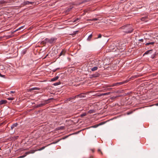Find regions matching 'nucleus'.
<instances>
[{"instance_id": "1", "label": "nucleus", "mask_w": 158, "mask_h": 158, "mask_svg": "<svg viewBox=\"0 0 158 158\" xmlns=\"http://www.w3.org/2000/svg\"><path fill=\"white\" fill-rule=\"evenodd\" d=\"M123 31L126 33H131L133 30L132 26L130 24H127L124 25L120 28Z\"/></svg>"}, {"instance_id": "2", "label": "nucleus", "mask_w": 158, "mask_h": 158, "mask_svg": "<svg viewBox=\"0 0 158 158\" xmlns=\"http://www.w3.org/2000/svg\"><path fill=\"white\" fill-rule=\"evenodd\" d=\"M57 38L56 37H52L50 38H46L44 40L42 41L41 44L45 45L46 44H54L56 41Z\"/></svg>"}, {"instance_id": "3", "label": "nucleus", "mask_w": 158, "mask_h": 158, "mask_svg": "<svg viewBox=\"0 0 158 158\" xmlns=\"http://www.w3.org/2000/svg\"><path fill=\"white\" fill-rule=\"evenodd\" d=\"M116 47L118 49H124L125 48V45L122 42H118L116 45Z\"/></svg>"}, {"instance_id": "4", "label": "nucleus", "mask_w": 158, "mask_h": 158, "mask_svg": "<svg viewBox=\"0 0 158 158\" xmlns=\"http://www.w3.org/2000/svg\"><path fill=\"white\" fill-rule=\"evenodd\" d=\"M52 99H53V98H50V99H48L46 100L45 101V102H46L47 101H48L49 100ZM48 103L47 102H42V103H41L40 104H39L37 105L36 106V107H38L43 106L45 105L46 104Z\"/></svg>"}, {"instance_id": "5", "label": "nucleus", "mask_w": 158, "mask_h": 158, "mask_svg": "<svg viewBox=\"0 0 158 158\" xmlns=\"http://www.w3.org/2000/svg\"><path fill=\"white\" fill-rule=\"evenodd\" d=\"M156 42V40L155 38H153L152 40H151L150 42H149L147 43L145 45H153L154 44V43Z\"/></svg>"}, {"instance_id": "6", "label": "nucleus", "mask_w": 158, "mask_h": 158, "mask_svg": "<svg viewBox=\"0 0 158 158\" xmlns=\"http://www.w3.org/2000/svg\"><path fill=\"white\" fill-rule=\"evenodd\" d=\"M100 74L98 73H96L93 75H91V77H90V78H91L92 77H98L100 76Z\"/></svg>"}, {"instance_id": "7", "label": "nucleus", "mask_w": 158, "mask_h": 158, "mask_svg": "<svg viewBox=\"0 0 158 158\" xmlns=\"http://www.w3.org/2000/svg\"><path fill=\"white\" fill-rule=\"evenodd\" d=\"M153 51L152 49H151L150 50H148L146 51L145 53L143 55L148 54H151L152 53V52Z\"/></svg>"}, {"instance_id": "8", "label": "nucleus", "mask_w": 158, "mask_h": 158, "mask_svg": "<svg viewBox=\"0 0 158 158\" xmlns=\"http://www.w3.org/2000/svg\"><path fill=\"white\" fill-rule=\"evenodd\" d=\"M7 102V101L6 100H2L0 101V105L5 104Z\"/></svg>"}, {"instance_id": "9", "label": "nucleus", "mask_w": 158, "mask_h": 158, "mask_svg": "<svg viewBox=\"0 0 158 158\" xmlns=\"http://www.w3.org/2000/svg\"><path fill=\"white\" fill-rule=\"evenodd\" d=\"M66 52V51L64 49L60 53L59 55V56H61L62 55L64 56L65 55V53Z\"/></svg>"}, {"instance_id": "10", "label": "nucleus", "mask_w": 158, "mask_h": 158, "mask_svg": "<svg viewBox=\"0 0 158 158\" xmlns=\"http://www.w3.org/2000/svg\"><path fill=\"white\" fill-rule=\"evenodd\" d=\"M18 125V124L17 123L13 124L11 127V129L12 130L13 129V128L16 127Z\"/></svg>"}, {"instance_id": "11", "label": "nucleus", "mask_w": 158, "mask_h": 158, "mask_svg": "<svg viewBox=\"0 0 158 158\" xmlns=\"http://www.w3.org/2000/svg\"><path fill=\"white\" fill-rule=\"evenodd\" d=\"M59 78L58 76H56V77H53L51 79V81H56V80H57Z\"/></svg>"}, {"instance_id": "12", "label": "nucleus", "mask_w": 158, "mask_h": 158, "mask_svg": "<svg viewBox=\"0 0 158 158\" xmlns=\"http://www.w3.org/2000/svg\"><path fill=\"white\" fill-rule=\"evenodd\" d=\"M147 18H148V17L146 16L144 17H143L141 19L142 21H144L145 22H146L147 20H146V19H147Z\"/></svg>"}, {"instance_id": "13", "label": "nucleus", "mask_w": 158, "mask_h": 158, "mask_svg": "<svg viewBox=\"0 0 158 158\" xmlns=\"http://www.w3.org/2000/svg\"><path fill=\"white\" fill-rule=\"evenodd\" d=\"M76 97H77V98H83L85 97V96L82 95L81 94H79L76 96Z\"/></svg>"}, {"instance_id": "14", "label": "nucleus", "mask_w": 158, "mask_h": 158, "mask_svg": "<svg viewBox=\"0 0 158 158\" xmlns=\"http://www.w3.org/2000/svg\"><path fill=\"white\" fill-rule=\"evenodd\" d=\"M98 69V67L95 66V67H94L93 68H92L91 69V70L92 71H94L97 70Z\"/></svg>"}, {"instance_id": "15", "label": "nucleus", "mask_w": 158, "mask_h": 158, "mask_svg": "<svg viewBox=\"0 0 158 158\" xmlns=\"http://www.w3.org/2000/svg\"><path fill=\"white\" fill-rule=\"evenodd\" d=\"M39 89H38L37 87H34V88H30V92H31L32 91L35 90H38Z\"/></svg>"}, {"instance_id": "16", "label": "nucleus", "mask_w": 158, "mask_h": 158, "mask_svg": "<svg viewBox=\"0 0 158 158\" xmlns=\"http://www.w3.org/2000/svg\"><path fill=\"white\" fill-rule=\"evenodd\" d=\"M115 86H118L117 83H113L112 85H108L109 87H113Z\"/></svg>"}, {"instance_id": "17", "label": "nucleus", "mask_w": 158, "mask_h": 158, "mask_svg": "<svg viewBox=\"0 0 158 158\" xmlns=\"http://www.w3.org/2000/svg\"><path fill=\"white\" fill-rule=\"evenodd\" d=\"M110 93V92H108L106 93H104L102 94H101V95H109Z\"/></svg>"}, {"instance_id": "18", "label": "nucleus", "mask_w": 158, "mask_h": 158, "mask_svg": "<svg viewBox=\"0 0 158 158\" xmlns=\"http://www.w3.org/2000/svg\"><path fill=\"white\" fill-rule=\"evenodd\" d=\"M60 84V82L59 81V82H56L55 83H54L53 85H54V86H56V85H59Z\"/></svg>"}, {"instance_id": "19", "label": "nucleus", "mask_w": 158, "mask_h": 158, "mask_svg": "<svg viewBox=\"0 0 158 158\" xmlns=\"http://www.w3.org/2000/svg\"><path fill=\"white\" fill-rule=\"evenodd\" d=\"M77 98V97H76V96H73L72 97H71L69 98V99H68V100H69V101H70V100L72 99H75V98Z\"/></svg>"}, {"instance_id": "20", "label": "nucleus", "mask_w": 158, "mask_h": 158, "mask_svg": "<svg viewBox=\"0 0 158 158\" xmlns=\"http://www.w3.org/2000/svg\"><path fill=\"white\" fill-rule=\"evenodd\" d=\"M29 152H26V155H22V156H20V158H23L25 156H26V155H27V154H29Z\"/></svg>"}, {"instance_id": "21", "label": "nucleus", "mask_w": 158, "mask_h": 158, "mask_svg": "<svg viewBox=\"0 0 158 158\" xmlns=\"http://www.w3.org/2000/svg\"><path fill=\"white\" fill-rule=\"evenodd\" d=\"M125 82H117V85H119L123 84Z\"/></svg>"}, {"instance_id": "22", "label": "nucleus", "mask_w": 158, "mask_h": 158, "mask_svg": "<svg viewBox=\"0 0 158 158\" xmlns=\"http://www.w3.org/2000/svg\"><path fill=\"white\" fill-rule=\"evenodd\" d=\"M24 27V26H22V27H19V28H18V29H17V30H16L14 31V32H16V31L21 29V28H23Z\"/></svg>"}, {"instance_id": "23", "label": "nucleus", "mask_w": 158, "mask_h": 158, "mask_svg": "<svg viewBox=\"0 0 158 158\" xmlns=\"http://www.w3.org/2000/svg\"><path fill=\"white\" fill-rule=\"evenodd\" d=\"M100 123L99 124H97V125H94V126H93V127H97L98 126L102 124L103 123Z\"/></svg>"}, {"instance_id": "24", "label": "nucleus", "mask_w": 158, "mask_h": 158, "mask_svg": "<svg viewBox=\"0 0 158 158\" xmlns=\"http://www.w3.org/2000/svg\"><path fill=\"white\" fill-rule=\"evenodd\" d=\"M98 19L95 18V19H90L89 20L90 21H96V20H98Z\"/></svg>"}, {"instance_id": "25", "label": "nucleus", "mask_w": 158, "mask_h": 158, "mask_svg": "<svg viewBox=\"0 0 158 158\" xmlns=\"http://www.w3.org/2000/svg\"><path fill=\"white\" fill-rule=\"evenodd\" d=\"M87 114L86 113H84L82 114H81V117H83V116H85Z\"/></svg>"}, {"instance_id": "26", "label": "nucleus", "mask_w": 158, "mask_h": 158, "mask_svg": "<svg viewBox=\"0 0 158 158\" xmlns=\"http://www.w3.org/2000/svg\"><path fill=\"white\" fill-rule=\"evenodd\" d=\"M6 2H5L4 0H2L0 1V4H4V3H5Z\"/></svg>"}, {"instance_id": "27", "label": "nucleus", "mask_w": 158, "mask_h": 158, "mask_svg": "<svg viewBox=\"0 0 158 158\" xmlns=\"http://www.w3.org/2000/svg\"><path fill=\"white\" fill-rule=\"evenodd\" d=\"M45 148V146H43V147H42L41 148L37 150L39 151H41V150H42L44 149Z\"/></svg>"}, {"instance_id": "28", "label": "nucleus", "mask_w": 158, "mask_h": 158, "mask_svg": "<svg viewBox=\"0 0 158 158\" xmlns=\"http://www.w3.org/2000/svg\"><path fill=\"white\" fill-rule=\"evenodd\" d=\"M37 150H30V154L31 153H33L37 151Z\"/></svg>"}, {"instance_id": "29", "label": "nucleus", "mask_w": 158, "mask_h": 158, "mask_svg": "<svg viewBox=\"0 0 158 158\" xmlns=\"http://www.w3.org/2000/svg\"><path fill=\"white\" fill-rule=\"evenodd\" d=\"M92 35L91 34L89 35L88 36V40H90V39H91V38H92Z\"/></svg>"}, {"instance_id": "30", "label": "nucleus", "mask_w": 158, "mask_h": 158, "mask_svg": "<svg viewBox=\"0 0 158 158\" xmlns=\"http://www.w3.org/2000/svg\"><path fill=\"white\" fill-rule=\"evenodd\" d=\"M102 36V35H101V34H99L98 35V37L97 38H101Z\"/></svg>"}, {"instance_id": "31", "label": "nucleus", "mask_w": 158, "mask_h": 158, "mask_svg": "<svg viewBox=\"0 0 158 158\" xmlns=\"http://www.w3.org/2000/svg\"><path fill=\"white\" fill-rule=\"evenodd\" d=\"M64 127L62 126L60 127H58V129H62L64 128Z\"/></svg>"}, {"instance_id": "32", "label": "nucleus", "mask_w": 158, "mask_h": 158, "mask_svg": "<svg viewBox=\"0 0 158 158\" xmlns=\"http://www.w3.org/2000/svg\"><path fill=\"white\" fill-rule=\"evenodd\" d=\"M93 110H89L88 111V112L89 113H93Z\"/></svg>"}, {"instance_id": "33", "label": "nucleus", "mask_w": 158, "mask_h": 158, "mask_svg": "<svg viewBox=\"0 0 158 158\" xmlns=\"http://www.w3.org/2000/svg\"><path fill=\"white\" fill-rule=\"evenodd\" d=\"M13 99H14L13 98H8V100H13Z\"/></svg>"}, {"instance_id": "34", "label": "nucleus", "mask_w": 158, "mask_h": 158, "mask_svg": "<svg viewBox=\"0 0 158 158\" xmlns=\"http://www.w3.org/2000/svg\"><path fill=\"white\" fill-rule=\"evenodd\" d=\"M79 19L78 18H77V19H76L74 20V21H73V22H75L76 21H77Z\"/></svg>"}, {"instance_id": "35", "label": "nucleus", "mask_w": 158, "mask_h": 158, "mask_svg": "<svg viewBox=\"0 0 158 158\" xmlns=\"http://www.w3.org/2000/svg\"><path fill=\"white\" fill-rule=\"evenodd\" d=\"M139 41H141L142 42H143V39H142L139 40Z\"/></svg>"}, {"instance_id": "36", "label": "nucleus", "mask_w": 158, "mask_h": 158, "mask_svg": "<svg viewBox=\"0 0 158 158\" xmlns=\"http://www.w3.org/2000/svg\"><path fill=\"white\" fill-rule=\"evenodd\" d=\"M10 93H15V91H10Z\"/></svg>"}, {"instance_id": "37", "label": "nucleus", "mask_w": 158, "mask_h": 158, "mask_svg": "<svg viewBox=\"0 0 158 158\" xmlns=\"http://www.w3.org/2000/svg\"><path fill=\"white\" fill-rule=\"evenodd\" d=\"M0 77H2V75L0 73Z\"/></svg>"}, {"instance_id": "38", "label": "nucleus", "mask_w": 158, "mask_h": 158, "mask_svg": "<svg viewBox=\"0 0 158 158\" xmlns=\"http://www.w3.org/2000/svg\"><path fill=\"white\" fill-rule=\"evenodd\" d=\"M98 152H101V150L100 149H99L98 150Z\"/></svg>"}, {"instance_id": "39", "label": "nucleus", "mask_w": 158, "mask_h": 158, "mask_svg": "<svg viewBox=\"0 0 158 158\" xmlns=\"http://www.w3.org/2000/svg\"><path fill=\"white\" fill-rule=\"evenodd\" d=\"M56 69H55V70H53V72H55V71H56Z\"/></svg>"}, {"instance_id": "40", "label": "nucleus", "mask_w": 158, "mask_h": 158, "mask_svg": "<svg viewBox=\"0 0 158 158\" xmlns=\"http://www.w3.org/2000/svg\"><path fill=\"white\" fill-rule=\"evenodd\" d=\"M71 9V8H70V9H68V11H69V10H70Z\"/></svg>"}, {"instance_id": "41", "label": "nucleus", "mask_w": 158, "mask_h": 158, "mask_svg": "<svg viewBox=\"0 0 158 158\" xmlns=\"http://www.w3.org/2000/svg\"><path fill=\"white\" fill-rule=\"evenodd\" d=\"M30 4H32V2H30Z\"/></svg>"}, {"instance_id": "42", "label": "nucleus", "mask_w": 158, "mask_h": 158, "mask_svg": "<svg viewBox=\"0 0 158 158\" xmlns=\"http://www.w3.org/2000/svg\"><path fill=\"white\" fill-rule=\"evenodd\" d=\"M30 29H31V27H30Z\"/></svg>"}, {"instance_id": "43", "label": "nucleus", "mask_w": 158, "mask_h": 158, "mask_svg": "<svg viewBox=\"0 0 158 158\" xmlns=\"http://www.w3.org/2000/svg\"><path fill=\"white\" fill-rule=\"evenodd\" d=\"M124 0H121V1H123Z\"/></svg>"}, {"instance_id": "44", "label": "nucleus", "mask_w": 158, "mask_h": 158, "mask_svg": "<svg viewBox=\"0 0 158 158\" xmlns=\"http://www.w3.org/2000/svg\"><path fill=\"white\" fill-rule=\"evenodd\" d=\"M101 152V154H102V152Z\"/></svg>"}, {"instance_id": "45", "label": "nucleus", "mask_w": 158, "mask_h": 158, "mask_svg": "<svg viewBox=\"0 0 158 158\" xmlns=\"http://www.w3.org/2000/svg\"><path fill=\"white\" fill-rule=\"evenodd\" d=\"M28 2V3H29V2Z\"/></svg>"}, {"instance_id": "46", "label": "nucleus", "mask_w": 158, "mask_h": 158, "mask_svg": "<svg viewBox=\"0 0 158 158\" xmlns=\"http://www.w3.org/2000/svg\"><path fill=\"white\" fill-rule=\"evenodd\" d=\"M90 158H92L91 157Z\"/></svg>"}]
</instances>
